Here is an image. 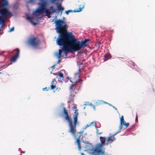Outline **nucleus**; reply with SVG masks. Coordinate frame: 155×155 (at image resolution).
<instances>
[{"label":"nucleus","instance_id":"obj_1","mask_svg":"<svg viewBox=\"0 0 155 155\" xmlns=\"http://www.w3.org/2000/svg\"><path fill=\"white\" fill-rule=\"evenodd\" d=\"M89 41L85 39L84 41H80L75 38L71 32H66L60 35L57 40V44L59 46H63L61 49L59 50V52L55 53V55L58 59V63L61 61L60 58L66 56L69 52H75L80 50L82 47H85Z\"/></svg>","mask_w":155,"mask_h":155},{"label":"nucleus","instance_id":"obj_2","mask_svg":"<svg viewBox=\"0 0 155 155\" xmlns=\"http://www.w3.org/2000/svg\"><path fill=\"white\" fill-rule=\"evenodd\" d=\"M109 135L110 136L107 138L100 137V138L101 143L97 144L95 147H93L92 145L90 143L86 144V147L87 148L86 151L91 155H108L105 152V148H103V146L111 143L116 140L114 137H113L110 134Z\"/></svg>","mask_w":155,"mask_h":155},{"label":"nucleus","instance_id":"obj_3","mask_svg":"<svg viewBox=\"0 0 155 155\" xmlns=\"http://www.w3.org/2000/svg\"><path fill=\"white\" fill-rule=\"evenodd\" d=\"M42 3H39V7L35 11L33 12V17H30L28 15H26L27 19L32 24L34 25L37 24L36 22L37 21V16L40 15L41 14H43L44 13H46L45 15L47 16L48 18H51V15L52 13H54L56 12L57 10L54 8L53 5L51 6L50 7L49 11L46 9L47 4L46 0H39Z\"/></svg>","mask_w":155,"mask_h":155},{"label":"nucleus","instance_id":"obj_4","mask_svg":"<svg viewBox=\"0 0 155 155\" xmlns=\"http://www.w3.org/2000/svg\"><path fill=\"white\" fill-rule=\"evenodd\" d=\"M8 5L7 0H1L0 1V7L2 8L0 9V27L2 28L5 25V19L8 17L11 16V13L6 7Z\"/></svg>","mask_w":155,"mask_h":155},{"label":"nucleus","instance_id":"obj_5","mask_svg":"<svg viewBox=\"0 0 155 155\" xmlns=\"http://www.w3.org/2000/svg\"><path fill=\"white\" fill-rule=\"evenodd\" d=\"M78 110H74V115L73 116L74 120V125L72 124V119L71 118L69 117L68 115V112L65 108H64V113L65 115V118L66 120L68 123V124L70 127L69 132L75 136V133L76 132V125L78 124Z\"/></svg>","mask_w":155,"mask_h":155},{"label":"nucleus","instance_id":"obj_6","mask_svg":"<svg viewBox=\"0 0 155 155\" xmlns=\"http://www.w3.org/2000/svg\"><path fill=\"white\" fill-rule=\"evenodd\" d=\"M54 23L55 24V29L57 32L60 33L62 29L65 27V23L62 20L56 19Z\"/></svg>","mask_w":155,"mask_h":155},{"label":"nucleus","instance_id":"obj_7","mask_svg":"<svg viewBox=\"0 0 155 155\" xmlns=\"http://www.w3.org/2000/svg\"><path fill=\"white\" fill-rule=\"evenodd\" d=\"M39 42V39L36 37L30 38L28 41L29 44L35 48H37L38 47Z\"/></svg>","mask_w":155,"mask_h":155},{"label":"nucleus","instance_id":"obj_8","mask_svg":"<svg viewBox=\"0 0 155 155\" xmlns=\"http://www.w3.org/2000/svg\"><path fill=\"white\" fill-rule=\"evenodd\" d=\"M64 0H50V3L51 4H54L56 1H58L59 3L57 4V7L59 11H63L64 10V8L63 7H62L61 4L62 2Z\"/></svg>","mask_w":155,"mask_h":155},{"label":"nucleus","instance_id":"obj_9","mask_svg":"<svg viewBox=\"0 0 155 155\" xmlns=\"http://www.w3.org/2000/svg\"><path fill=\"white\" fill-rule=\"evenodd\" d=\"M13 52V54H14L15 55L12 57L11 59V61L12 62H14L16 61L18 57L19 53V49H15L14 51Z\"/></svg>","mask_w":155,"mask_h":155},{"label":"nucleus","instance_id":"obj_10","mask_svg":"<svg viewBox=\"0 0 155 155\" xmlns=\"http://www.w3.org/2000/svg\"><path fill=\"white\" fill-rule=\"evenodd\" d=\"M129 125V123H126L124 120L123 116H122L120 118V124L119 128L120 129H122V125H124L127 127Z\"/></svg>","mask_w":155,"mask_h":155},{"label":"nucleus","instance_id":"obj_11","mask_svg":"<svg viewBox=\"0 0 155 155\" xmlns=\"http://www.w3.org/2000/svg\"><path fill=\"white\" fill-rule=\"evenodd\" d=\"M84 131H81L79 132L78 134H80L78 136V138H77L76 141L75 142V143H78V149L79 151H80L81 149V146L80 145V137L81 136V135L83 133Z\"/></svg>","mask_w":155,"mask_h":155},{"label":"nucleus","instance_id":"obj_12","mask_svg":"<svg viewBox=\"0 0 155 155\" xmlns=\"http://www.w3.org/2000/svg\"><path fill=\"white\" fill-rule=\"evenodd\" d=\"M54 75L56 76V78L58 79V81L59 82H62L63 80V74L61 72H58L57 73H54Z\"/></svg>","mask_w":155,"mask_h":155},{"label":"nucleus","instance_id":"obj_13","mask_svg":"<svg viewBox=\"0 0 155 155\" xmlns=\"http://www.w3.org/2000/svg\"><path fill=\"white\" fill-rule=\"evenodd\" d=\"M76 83L77 82H76L74 84H71L70 88V89L71 91V96L72 97L74 96L75 94H76V93L73 90L74 89V86L76 85Z\"/></svg>","mask_w":155,"mask_h":155},{"label":"nucleus","instance_id":"obj_14","mask_svg":"<svg viewBox=\"0 0 155 155\" xmlns=\"http://www.w3.org/2000/svg\"><path fill=\"white\" fill-rule=\"evenodd\" d=\"M84 8V6H83L82 8L81 7H80L78 9H75L74 11L72 10H69L68 11H65V13L67 15L69 13L72 12H80L82 11V8Z\"/></svg>","mask_w":155,"mask_h":155},{"label":"nucleus","instance_id":"obj_15","mask_svg":"<svg viewBox=\"0 0 155 155\" xmlns=\"http://www.w3.org/2000/svg\"><path fill=\"white\" fill-rule=\"evenodd\" d=\"M51 89H53L56 87V85L57 84V82L55 79H54L51 82Z\"/></svg>","mask_w":155,"mask_h":155},{"label":"nucleus","instance_id":"obj_16","mask_svg":"<svg viewBox=\"0 0 155 155\" xmlns=\"http://www.w3.org/2000/svg\"><path fill=\"white\" fill-rule=\"evenodd\" d=\"M111 56L109 54H107L106 55L104 56V61H106L108 59L110 58Z\"/></svg>","mask_w":155,"mask_h":155},{"label":"nucleus","instance_id":"obj_17","mask_svg":"<svg viewBox=\"0 0 155 155\" xmlns=\"http://www.w3.org/2000/svg\"><path fill=\"white\" fill-rule=\"evenodd\" d=\"M35 0H29L27 2V4L31 3L33 4L35 3Z\"/></svg>","mask_w":155,"mask_h":155},{"label":"nucleus","instance_id":"obj_18","mask_svg":"<svg viewBox=\"0 0 155 155\" xmlns=\"http://www.w3.org/2000/svg\"><path fill=\"white\" fill-rule=\"evenodd\" d=\"M91 125H93L95 126L96 128H97V126L96 125V122H92L90 123Z\"/></svg>","mask_w":155,"mask_h":155},{"label":"nucleus","instance_id":"obj_19","mask_svg":"<svg viewBox=\"0 0 155 155\" xmlns=\"http://www.w3.org/2000/svg\"><path fill=\"white\" fill-rule=\"evenodd\" d=\"M121 130V129H120V128H119V130L117 132L115 133H114L113 134H111V135H112L113 137H114V136L115 135H116L118 133L120 132Z\"/></svg>","mask_w":155,"mask_h":155},{"label":"nucleus","instance_id":"obj_20","mask_svg":"<svg viewBox=\"0 0 155 155\" xmlns=\"http://www.w3.org/2000/svg\"><path fill=\"white\" fill-rule=\"evenodd\" d=\"M91 125L90 124H87L85 127L83 128V130H85L87 127H89Z\"/></svg>","mask_w":155,"mask_h":155},{"label":"nucleus","instance_id":"obj_21","mask_svg":"<svg viewBox=\"0 0 155 155\" xmlns=\"http://www.w3.org/2000/svg\"><path fill=\"white\" fill-rule=\"evenodd\" d=\"M96 133L97 134H101L102 133V132L101 131H99V130L97 129V128H96Z\"/></svg>","mask_w":155,"mask_h":155},{"label":"nucleus","instance_id":"obj_22","mask_svg":"<svg viewBox=\"0 0 155 155\" xmlns=\"http://www.w3.org/2000/svg\"><path fill=\"white\" fill-rule=\"evenodd\" d=\"M14 27H12L11 28H10L8 31V32H11L12 31H14Z\"/></svg>","mask_w":155,"mask_h":155},{"label":"nucleus","instance_id":"obj_23","mask_svg":"<svg viewBox=\"0 0 155 155\" xmlns=\"http://www.w3.org/2000/svg\"><path fill=\"white\" fill-rule=\"evenodd\" d=\"M70 78H68V77H67L66 78V79H67V81H65V82H68V80H69L71 82L73 83V82L71 81V80L70 79Z\"/></svg>","mask_w":155,"mask_h":155},{"label":"nucleus","instance_id":"obj_24","mask_svg":"<svg viewBox=\"0 0 155 155\" xmlns=\"http://www.w3.org/2000/svg\"><path fill=\"white\" fill-rule=\"evenodd\" d=\"M72 108L73 109H75L77 108V106H76V105H75L73 104V106L72 107Z\"/></svg>","mask_w":155,"mask_h":155},{"label":"nucleus","instance_id":"obj_25","mask_svg":"<svg viewBox=\"0 0 155 155\" xmlns=\"http://www.w3.org/2000/svg\"><path fill=\"white\" fill-rule=\"evenodd\" d=\"M73 101V98H70L68 102H71Z\"/></svg>","mask_w":155,"mask_h":155},{"label":"nucleus","instance_id":"obj_26","mask_svg":"<svg viewBox=\"0 0 155 155\" xmlns=\"http://www.w3.org/2000/svg\"><path fill=\"white\" fill-rule=\"evenodd\" d=\"M86 105H90V106H92V104L90 102H88L87 103V104H86Z\"/></svg>","mask_w":155,"mask_h":155},{"label":"nucleus","instance_id":"obj_27","mask_svg":"<svg viewBox=\"0 0 155 155\" xmlns=\"http://www.w3.org/2000/svg\"><path fill=\"white\" fill-rule=\"evenodd\" d=\"M45 90H46V91H48V88L47 87H45L44 88H43V90L44 91Z\"/></svg>","mask_w":155,"mask_h":155},{"label":"nucleus","instance_id":"obj_28","mask_svg":"<svg viewBox=\"0 0 155 155\" xmlns=\"http://www.w3.org/2000/svg\"><path fill=\"white\" fill-rule=\"evenodd\" d=\"M92 108L94 109V110H95V107L94 105H92Z\"/></svg>","mask_w":155,"mask_h":155},{"label":"nucleus","instance_id":"obj_29","mask_svg":"<svg viewBox=\"0 0 155 155\" xmlns=\"http://www.w3.org/2000/svg\"><path fill=\"white\" fill-rule=\"evenodd\" d=\"M55 66V65H53V66H52V68H53V70L54 69V68Z\"/></svg>","mask_w":155,"mask_h":155},{"label":"nucleus","instance_id":"obj_30","mask_svg":"<svg viewBox=\"0 0 155 155\" xmlns=\"http://www.w3.org/2000/svg\"><path fill=\"white\" fill-rule=\"evenodd\" d=\"M60 89V88L58 87V88H57L56 90L59 91Z\"/></svg>","mask_w":155,"mask_h":155},{"label":"nucleus","instance_id":"obj_31","mask_svg":"<svg viewBox=\"0 0 155 155\" xmlns=\"http://www.w3.org/2000/svg\"><path fill=\"white\" fill-rule=\"evenodd\" d=\"M102 102H103L104 103H105V104H108V103H107V102H104V101H102Z\"/></svg>","mask_w":155,"mask_h":155},{"label":"nucleus","instance_id":"obj_32","mask_svg":"<svg viewBox=\"0 0 155 155\" xmlns=\"http://www.w3.org/2000/svg\"><path fill=\"white\" fill-rule=\"evenodd\" d=\"M102 102H103L104 103H105V104H108V103H107V102H104V101H102Z\"/></svg>","mask_w":155,"mask_h":155},{"label":"nucleus","instance_id":"obj_33","mask_svg":"<svg viewBox=\"0 0 155 155\" xmlns=\"http://www.w3.org/2000/svg\"><path fill=\"white\" fill-rule=\"evenodd\" d=\"M137 120V116H136V119H135L136 121Z\"/></svg>","mask_w":155,"mask_h":155},{"label":"nucleus","instance_id":"obj_34","mask_svg":"<svg viewBox=\"0 0 155 155\" xmlns=\"http://www.w3.org/2000/svg\"><path fill=\"white\" fill-rule=\"evenodd\" d=\"M113 107L116 110H117L116 108H115V107L113 106Z\"/></svg>","mask_w":155,"mask_h":155},{"label":"nucleus","instance_id":"obj_35","mask_svg":"<svg viewBox=\"0 0 155 155\" xmlns=\"http://www.w3.org/2000/svg\"><path fill=\"white\" fill-rule=\"evenodd\" d=\"M108 105H109V106H112V107H113V106H112V105H111V104H109V103H108Z\"/></svg>","mask_w":155,"mask_h":155},{"label":"nucleus","instance_id":"obj_36","mask_svg":"<svg viewBox=\"0 0 155 155\" xmlns=\"http://www.w3.org/2000/svg\"><path fill=\"white\" fill-rule=\"evenodd\" d=\"M77 74L78 76L79 77V74Z\"/></svg>","mask_w":155,"mask_h":155},{"label":"nucleus","instance_id":"obj_37","mask_svg":"<svg viewBox=\"0 0 155 155\" xmlns=\"http://www.w3.org/2000/svg\"><path fill=\"white\" fill-rule=\"evenodd\" d=\"M85 108V107H84V109Z\"/></svg>","mask_w":155,"mask_h":155},{"label":"nucleus","instance_id":"obj_38","mask_svg":"<svg viewBox=\"0 0 155 155\" xmlns=\"http://www.w3.org/2000/svg\"><path fill=\"white\" fill-rule=\"evenodd\" d=\"M1 73L0 72V74H1Z\"/></svg>","mask_w":155,"mask_h":155}]
</instances>
